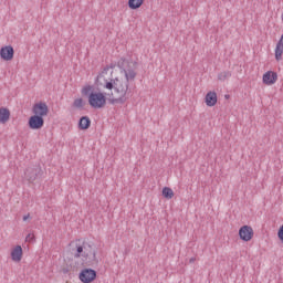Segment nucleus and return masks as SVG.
Instances as JSON below:
<instances>
[{"label": "nucleus", "mask_w": 283, "mask_h": 283, "mask_svg": "<svg viewBox=\"0 0 283 283\" xmlns=\"http://www.w3.org/2000/svg\"><path fill=\"white\" fill-rule=\"evenodd\" d=\"M228 78H231V72L230 71H223L218 74V81H228Z\"/></svg>", "instance_id": "19"}, {"label": "nucleus", "mask_w": 283, "mask_h": 283, "mask_svg": "<svg viewBox=\"0 0 283 283\" xmlns=\"http://www.w3.org/2000/svg\"><path fill=\"white\" fill-rule=\"evenodd\" d=\"M92 126V119L88 116H82L78 120V129H90Z\"/></svg>", "instance_id": "13"}, {"label": "nucleus", "mask_w": 283, "mask_h": 283, "mask_svg": "<svg viewBox=\"0 0 283 283\" xmlns=\"http://www.w3.org/2000/svg\"><path fill=\"white\" fill-rule=\"evenodd\" d=\"M82 96L88 98V105L94 109H102L107 104V97L102 92H94V86L86 85L81 91Z\"/></svg>", "instance_id": "2"}, {"label": "nucleus", "mask_w": 283, "mask_h": 283, "mask_svg": "<svg viewBox=\"0 0 283 283\" xmlns=\"http://www.w3.org/2000/svg\"><path fill=\"white\" fill-rule=\"evenodd\" d=\"M84 253V243L82 245H76V252L74 254V258H81Z\"/></svg>", "instance_id": "20"}, {"label": "nucleus", "mask_w": 283, "mask_h": 283, "mask_svg": "<svg viewBox=\"0 0 283 283\" xmlns=\"http://www.w3.org/2000/svg\"><path fill=\"white\" fill-rule=\"evenodd\" d=\"M32 240H34V234L29 233V234L25 237V242H32Z\"/></svg>", "instance_id": "22"}, {"label": "nucleus", "mask_w": 283, "mask_h": 283, "mask_svg": "<svg viewBox=\"0 0 283 283\" xmlns=\"http://www.w3.org/2000/svg\"><path fill=\"white\" fill-rule=\"evenodd\" d=\"M86 103L83 98H75L73 102V107H75V109H83L85 107Z\"/></svg>", "instance_id": "18"}, {"label": "nucleus", "mask_w": 283, "mask_h": 283, "mask_svg": "<svg viewBox=\"0 0 283 283\" xmlns=\"http://www.w3.org/2000/svg\"><path fill=\"white\" fill-rule=\"evenodd\" d=\"M277 82V73L273 71H268L263 75V83L264 85H274Z\"/></svg>", "instance_id": "10"}, {"label": "nucleus", "mask_w": 283, "mask_h": 283, "mask_svg": "<svg viewBox=\"0 0 283 283\" xmlns=\"http://www.w3.org/2000/svg\"><path fill=\"white\" fill-rule=\"evenodd\" d=\"M23 258V248L21 245H17L12 251H11V259L13 262H21Z\"/></svg>", "instance_id": "12"}, {"label": "nucleus", "mask_w": 283, "mask_h": 283, "mask_svg": "<svg viewBox=\"0 0 283 283\" xmlns=\"http://www.w3.org/2000/svg\"><path fill=\"white\" fill-rule=\"evenodd\" d=\"M0 57L2 61H12L14 59V48L12 45H6L0 49Z\"/></svg>", "instance_id": "9"}, {"label": "nucleus", "mask_w": 283, "mask_h": 283, "mask_svg": "<svg viewBox=\"0 0 283 283\" xmlns=\"http://www.w3.org/2000/svg\"><path fill=\"white\" fill-rule=\"evenodd\" d=\"M28 125L30 129H42L45 125V119L39 115H33L29 118Z\"/></svg>", "instance_id": "8"}, {"label": "nucleus", "mask_w": 283, "mask_h": 283, "mask_svg": "<svg viewBox=\"0 0 283 283\" xmlns=\"http://www.w3.org/2000/svg\"><path fill=\"white\" fill-rule=\"evenodd\" d=\"M117 67L124 71L125 77H112L114 74V66H105L104 70L97 75L95 84L97 87L103 85L105 90H114L117 97L109 99L112 105L116 103H125L129 96H132V90H134V81H136V70H138V63L128 61L122 57L117 62Z\"/></svg>", "instance_id": "1"}, {"label": "nucleus", "mask_w": 283, "mask_h": 283, "mask_svg": "<svg viewBox=\"0 0 283 283\" xmlns=\"http://www.w3.org/2000/svg\"><path fill=\"white\" fill-rule=\"evenodd\" d=\"M277 238L279 240L282 242L283 244V226L280 227L279 231H277Z\"/></svg>", "instance_id": "21"}, {"label": "nucleus", "mask_w": 283, "mask_h": 283, "mask_svg": "<svg viewBox=\"0 0 283 283\" xmlns=\"http://www.w3.org/2000/svg\"><path fill=\"white\" fill-rule=\"evenodd\" d=\"M80 280L83 283H91L96 280V271L92 269H84L80 273Z\"/></svg>", "instance_id": "7"}, {"label": "nucleus", "mask_w": 283, "mask_h": 283, "mask_svg": "<svg viewBox=\"0 0 283 283\" xmlns=\"http://www.w3.org/2000/svg\"><path fill=\"white\" fill-rule=\"evenodd\" d=\"M282 54H283V34L280 39V41L276 44L275 48V59L276 61H282Z\"/></svg>", "instance_id": "15"}, {"label": "nucleus", "mask_w": 283, "mask_h": 283, "mask_svg": "<svg viewBox=\"0 0 283 283\" xmlns=\"http://www.w3.org/2000/svg\"><path fill=\"white\" fill-rule=\"evenodd\" d=\"M239 238L243 240V242H250V240H253V228H251V226H242L239 229Z\"/></svg>", "instance_id": "6"}, {"label": "nucleus", "mask_w": 283, "mask_h": 283, "mask_svg": "<svg viewBox=\"0 0 283 283\" xmlns=\"http://www.w3.org/2000/svg\"><path fill=\"white\" fill-rule=\"evenodd\" d=\"M28 218H30V214L24 216L23 221L25 222V220H28Z\"/></svg>", "instance_id": "23"}, {"label": "nucleus", "mask_w": 283, "mask_h": 283, "mask_svg": "<svg viewBox=\"0 0 283 283\" xmlns=\"http://www.w3.org/2000/svg\"><path fill=\"white\" fill-rule=\"evenodd\" d=\"M144 2L145 0H128V8H130V10H138Z\"/></svg>", "instance_id": "16"}, {"label": "nucleus", "mask_w": 283, "mask_h": 283, "mask_svg": "<svg viewBox=\"0 0 283 283\" xmlns=\"http://www.w3.org/2000/svg\"><path fill=\"white\" fill-rule=\"evenodd\" d=\"M10 120V109L7 107H0V123L6 125Z\"/></svg>", "instance_id": "14"}, {"label": "nucleus", "mask_w": 283, "mask_h": 283, "mask_svg": "<svg viewBox=\"0 0 283 283\" xmlns=\"http://www.w3.org/2000/svg\"><path fill=\"white\" fill-rule=\"evenodd\" d=\"M43 176V169H41L40 165H33L25 169L24 177L29 182H34L38 178Z\"/></svg>", "instance_id": "4"}, {"label": "nucleus", "mask_w": 283, "mask_h": 283, "mask_svg": "<svg viewBox=\"0 0 283 283\" xmlns=\"http://www.w3.org/2000/svg\"><path fill=\"white\" fill-rule=\"evenodd\" d=\"M190 262H193V259H190Z\"/></svg>", "instance_id": "26"}, {"label": "nucleus", "mask_w": 283, "mask_h": 283, "mask_svg": "<svg viewBox=\"0 0 283 283\" xmlns=\"http://www.w3.org/2000/svg\"><path fill=\"white\" fill-rule=\"evenodd\" d=\"M163 196L166 198V200H171V198H174V190L169 187H164Z\"/></svg>", "instance_id": "17"}, {"label": "nucleus", "mask_w": 283, "mask_h": 283, "mask_svg": "<svg viewBox=\"0 0 283 283\" xmlns=\"http://www.w3.org/2000/svg\"><path fill=\"white\" fill-rule=\"evenodd\" d=\"M84 258V262L88 264V266H94V264H98V258H96V250L92 248V245L87 242H84V253L82 254Z\"/></svg>", "instance_id": "3"}, {"label": "nucleus", "mask_w": 283, "mask_h": 283, "mask_svg": "<svg viewBox=\"0 0 283 283\" xmlns=\"http://www.w3.org/2000/svg\"><path fill=\"white\" fill-rule=\"evenodd\" d=\"M218 103V94L213 91H210L206 95V105L208 107H214Z\"/></svg>", "instance_id": "11"}, {"label": "nucleus", "mask_w": 283, "mask_h": 283, "mask_svg": "<svg viewBox=\"0 0 283 283\" xmlns=\"http://www.w3.org/2000/svg\"><path fill=\"white\" fill-rule=\"evenodd\" d=\"M32 113L33 115L43 118L44 116H48V114H50V108L48 107V104L45 102H39L33 105Z\"/></svg>", "instance_id": "5"}, {"label": "nucleus", "mask_w": 283, "mask_h": 283, "mask_svg": "<svg viewBox=\"0 0 283 283\" xmlns=\"http://www.w3.org/2000/svg\"><path fill=\"white\" fill-rule=\"evenodd\" d=\"M63 273H67V270H66V269H63Z\"/></svg>", "instance_id": "25"}, {"label": "nucleus", "mask_w": 283, "mask_h": 283, "mask_svg": "<svg viewBox=\"0 0 283 283\" xmlns=\"http://www.w3.org/2000/svg\"><path fill=\"white\" fill-rule=\"evenodd\" d=\"M224 98L229 101V98H231V95H224Z\"/></svg>", "instance_id": "24"}]
</instances>
